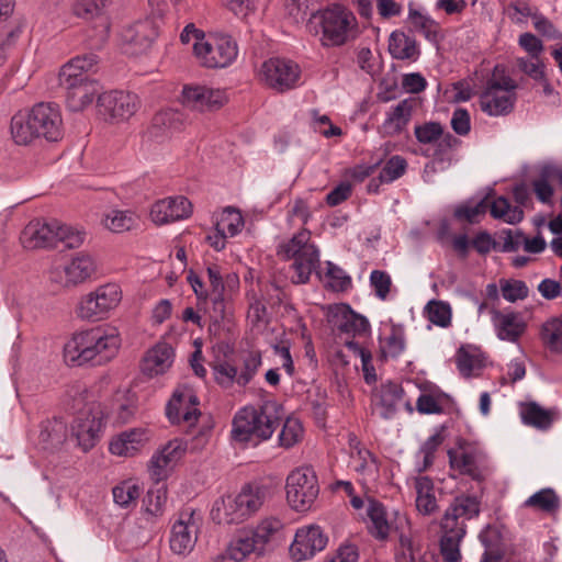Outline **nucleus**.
<instances>
[{"instance_id":"nucleus-1","label":"nucleus","mask_w":562,"mask_h":562,"mask_svg":"<svg viewBox=\"0 0 562 562\" xmlns=\"http://www.w3.org/2000/svg\"><path fill=\"white\" fill-rule=\"evenodd\" d=\"M11 135L15 144L27 146L37 139L57 143L64 137L59 106L50 102L35 104L27 113L11 119Z\"/></svg>"},{"instance_id":"nucleus-2","label":"nucleus","mask_w":562,"mask_h":562,"mask_svg":"<svg viewBox=\"0 0 562 562\" xmlns=\"http://www.w3.org/2000/svg\"><path fill=\"white\" fill-rule=\"evenodd\" d=\"M279 409L276 402H267L259 408H241L233 419V439L238 442L269 439L280 425Z\"/></svg>"},{"instance_id":"nucleus-3","label":"nucleus","mask_w":562,"mask_h":562,"mask_svg":"<svg viewBox=\"0 0 562 562\" xmlns=\"http://www.w3.org/2000/svg\"><path fill=\"white\" fill-rule=\"evenodd\" d=\"M322 30L323 46H340L355 37L357 20L353 13L341 5H334L313 16Z\"/></svg>"},{"instance_id":"nucleus-4","label":"nucleus","mask_w":562,"mask_h":562,"mask_svg":"<svg viewBox=\"0 0 562 562\" xmlns=\"http://www.w3.org/2000/svg\"><path fill=\"white\" fill-rule=\"evenodd\" d=\"M310 238V232L302 231L280 246V252L286 259H294L293 268L296 272V279L293 281L295 283H306L312 272L319 268V252L313 244L308 243Z\"/></svg>"},{"instance_id":"nucleus-5","label":"nucleus","mask_w":562,"mask_h":562,"mask_svg":"<svg viewBox=\"0 0 562 562\" xmlns=\"http://www.w3.org/2000/svg\"><path fill=\"white\" fill-rule=\"evenodd\" d=\"M266 487L258 484H247L236 496H227L223 499L224 518L218 521L238 524L260 509L266 499Z\"/></svg>"},{"instance_id":"nucleus-6","label":"nucleus","mask_w":562,"mask_h":562,"mask_svg":"<svg viewBox=\"0 0 562 562\" xmlns=\"http://www.w3.org/2000/svg\"><path fill=\"white\" fill-rule=\"evenodd\" d=\"M193 50L201 65L207 68H224L237 57L236 42L226 34L204 37L193 43Z\"/></svg>"},{"instance_id":"nucleus-7","label":"nucleus","mask_w":562,"mask_h":562,"mask_svg":"<svg viewBox=\"0 0 562 562\" xmlns=\"http://www.w3.org/2000/svg\"><path fill=\"white\" fill-rule=\"evenodd\" d=\"M319 492L315 472L308 467L292 471L286 479V498L292 508L307 510Z\"/></svg>"},{"instance_id":"nucleus-8","label":"nucleus","mask_w":562,"mask_h":562,"mask_svg":"<svg viewBox=\"0 0 562 562\" xmlns=\"http://www.w3.org/2000/svg\"><path fill=\"white\" fill-rule=\"evenodd\" d=\"M122 299L117 284L109 283L83 296L77 307V315L86 321H100L115 308Z\"/></svg>"},{"instance_id":"nucleus-9","label":"nucleus","mask_w":562,"mask_h":562,"mask_svg":"<svg viewBox=\"0 0 562 562\" xmlns=\"http://www.w3.org/2000/svg\"><path fill=\"white\" fill-rule=\"evenodd\" d=\"M300 72L299 66L292 60L270 58L262 63L259 78L271 89L284 92L296 86Z\"/></svg>"},{"instance_id":"nucleus-10","label":"nucleus","mask_w":562,"mask_h":562,"mask_svg":"<svg viewBox=\"0 0 562 562\" xmlns=\"http://www.w3.org/2000/svg\"><path fill=\"white\" fill-rule=\"evenodd\" d=\"M182 104L193 111L212 112L220 110L226 102L224 90L206 86H184L181 94Z\"/></svg>"},{"instance_id":"nucleus-11","label":"nucleus","mask_w":562,"mask_h":562,"mask_svg":"<svg viewBox=\"0 0 562 562\" xmlns=\"http://www.w3.org/2000/svg\"><path fill=\"white\" fill-rule=\"evenodd\" d=\"M94 270L93 259L87 254H79L68 265L50 269L49 279L63 286H75L88 280Z\"/></svg>"},{"instance_id":"nucleus-12","label":"nucleus","mask_w":562,"mask_h":562,"mask_svg":"<svg viewBox=\"0 0 562 562\" xmlns=\"http://www.w3.org/2000/svg\"><path fill=\"white\" fill-rule=\"evenodd\" d=\"M194 515V509L186 508L172 525L169 542L173 553L186 554L193 549L198 538V520Z\"/></svg>"},{"instance_id":"nucleus-13","label":"nucleus","mask_w":562,"mask_h":562,"mask_svg":"<svg viewBox=\"0 0 562 562\" xmlns=\"http://www.w3.org/2000/svg\"><path fill=\"white\" fill-rule=\"evenodd\" d=\"M102 420L92 406L80 409L71 424V436L83 451L90 450L99 439Z\"/></svg>"},{"instance_id":"nucleus-14","label":"nucleus","mask_w":562,"mask_h":562,"mask_svg":"<svg viewBox=\"0 0 562 562\" xmlns=\"http://www.w3.org/2000/svg\"><path fill=\"white\" fill-rule=\"evenodd\" d=\"M198 405V396L191 389H177L167 404V417L172 424H179L182 420L192 426L200 416Z\"/></svg>"},{"instance_id":"nucleus-15","label":"nucleus","mask_w":562,"mask_h":562,"mask_svg":"<svg viewBox=\"0 0 562 562\" xmlns=\"http://www.w3.org/2000/svg\"><path fill=\"white\" fill-rule=\"evenodd\" d=\"M59 222L32 221L22 231L20 240L25 249L52 248L58 245Z\"/></svg>"},{"instance_id":"nucleus-16","label":"nucleus","mask_w":562,"mask_h":562,"mask_svg":"<svg viewBox=\"0 0 562 562\" xmlns=\"http://www.w3.org/2000/svg\"><path fill=\"white\" fill-rule=\"evenodd\" d=\"M327 541L328 538L319 526L303 527L295 533L290 554L295 561L311 559L325 549Z\"/></svg>"},{"instance_id":"nucleus-17","label":"nucleus","mask_w":562,"mask_h":562,"mask_svg":"<svg viewBox=\"0 0 562 562\" xmlns=\"http://www.w3.org/2000/svg\"><path fill=\"white\" fill-rule=\"evenodd\" d=\"M98 105L110 117L117 121L128 120L138 109L136 94L125 91L104 92L98 98Z\"/></svg>"},{"instance_id":"nucleus-18","label":"nucleus","mask_w":562,"mask_h":562,"mask_svg":"<svg viewBox=\"0 0 562 562\" xmlns=\"http://www.w3.org/2000/svg\"><path fill=\"white\" fill-rule=\"evenodd\" d=\"M184 452L181 443L177 440L169 441L160 451L155 453L148 464V471L155 484H164L177 462Z\"/></svg>"},{"instance_id":"nucleus-19","label":"nucleus","mask_w":562,"mask_h":562,"mask_svg":"<svg viewBox=\"0 0 562 562\" xmlns=\"http://www.w3.org/2000/svg\"><path fill=\"white\" fill-rule=\"evenodd\" d=\"M191 213L192 204L182 195L157 201L150 210L153 221L159 225L188 218Z\"/></svg>"},{"instance_id":"nucleus-20","label":"nucleus","mask_w":562,"mask_h":562,"mask_svg":"<svg viewBox=\"0 0 562 562\" xmlns=\"http://www.w3.org/2000/svg\"><path fill=\"white\" fill-rule=\"evenodd\" d=\"M481 513V501L475 495L460 494L453 498L449 507L446 509L441 519L442 524H447V519L454 524L456 527L467 529L465 521L475 518Z\"/></svg>"},{"instance_id":"nucleus-21","label":"nucleus","mask_w":562,"mask_h":562,"mask_svg":"<svg viewBox=\"0 0 562 562\" xmlns=\"http://www.w3.org/2000/svg\"><path fill=\"white\" fill-rule=\"evenodd\" d=\"M95 327L77 333L65 345V357L70 362H77L81 366L83 363L93 361L95 353H93V344L98 342L99 336H95Z\"/></svg>"},{"instance_id":"nucleus-22","label":"nucleus","mask_w":562,"mask_h":562,"mask_svg":"<svg viewBox=\"0 0 562 562\" xmlns=\"http://www.w3.org/2000/svg\"><path fill=\"white\" fill-rule=\"evenodd\" d=\"M66 91V103L70 111L79 112L92 103L100 86L94 79H83L68 85H60Z\"/></svg>"},{"instance_id":"nucleus-23","label":"nucleus","mask_w":562,"mask_h":562,"mask_svg":"<svg viewBox=\"0 0 562 562\" xmlns=\"http://www.w3.org/2000/svg\"><path fill=\"white\" fill-rule=\"evenodd\" d=\"M491 315L496 335L501 340L516 342L526 330L527 325L517 313H502L492 308Z\"/></svg>"},{"instance_id":"nucleus-24","label":"nucleus","mask_w":562,"mask_h":562,"mask_svg":"<svg viewBox=\"0 0 562 562\" xmlns=\"http://www.w3.org/2000/svg\"><path fill=\"white\" fill-rule=\"evenodd\" d=\"M99 63V57L93 53L76 56L66 63L59 72V85H68L83 79H90L89 72L93 71Z\"/></svg>"},{"instance_id":"nucleus-25","label":"nucleus","mask_w":562,"mask_h":562,"mask_svg":"<svg viewBox=\"0 0 562 562\" xmlns=\"http://www.w3.org/2000/svg\"><path fill=\"white\" fill-rule=\"evenodd\" d=\"M516 100V93L485 87L480 95V106L483 112L491 116L507 115L513 111Z\"/></svg>"},{"instance_id":"nucleus-26","label":"nucleus","mask_w":562,"mask_h":562,"mask_svg":"<svg viewBox=\"0 0 562 562\" xmlns=\"http://www.w3.org/2000/svg\"><path fill=\"white\" fill-rule=\"evenodd\" d=\"M440 522L442 536L440 538V553L445 562H459L461 560L460 543L467 533L463 527H456L454 524Z\"/></svg>"},{"instance_id":"nucleus-27","label":"nucleus","mask_w":562,"mask_h":562,"mask_svg":"<svg viewBox=\"0 0 562 562\" xmlns=\"http://www.w3.org/2000/svg\"><path fill=\"white\" fill-rule=\"evenodd\" d=\"M156 36L157 31L148 20L130 25L122 32L123 42L133 47V53H142L149 48Z\"/></svg>"},{"instance_id":"nucleus-28","label":"nucleus","mask_w":562,"mask_h":562,"mask_svg":"<svg viewBox=\"0 0 562 562\" xmlns=\"http://www.w3.org/2000/svg\"><path fill=\"white\" fill-rule=\"evenodd\" d=\"M95 336H99L97 344H93L94 364H101L111 360L117 352L121 339L116 328L113 327H95Z\"/></svg>"},{"instance_id":"nucleus-29","label":"nucleus","mask_w":562,"mask_h":562,"mask_svg":"<svg viewBox=\"0 0 562 562\" xmlns=\"http://www.w3.org/2000/svg\"><path fill=\"white\" fill-rule=\"evenodd\" d=\"M111 0H81L75 5V13L77 16L99 21L98 27L100 29V38L104 41L108 36L110 29L109 20L104 14L105 8Z\"/></svg>"},{"instance_id":"nucleus-30","label":"nucleus","mask_w":562,"mask_h":562,"mask_svg":"<svg viewBox=\"0 0 562 562\" xmlns=\"http://www.w3.org/2000/svg\"><path fill=\"white\" fill-rule=\"evenodd\" d=\"M173 350L167 344H158L148 350L144 360L142 370L149 376L165 373L172 363Z\"/></svg>"},{"instance_id":"nucleus-31","label":"nucleus","mask_w":562,"mask_h":562,"mask_svg":"<svg viewBox=\"0 0 562 562\" xmlns=\"http://www.w3.org/2000/svg\"><path fill=\"white\" fill-rule=\"evenodd\" d=\"M147 439L142 429L126 430L111 441L110 451L116 456L130 457L137 452Z\"/></svg>"},{"instance_id":"nucleus-32","label":"nucleus","mask_w":562,"mask_h":562,"mask_svg":"<svg viewBox=\"0 0 562 562\" xmlns=\"http://www.w3.org/2000/svg\"><path fill=\"white\" fill-rule=\"evenodd\" d=\"M389 52L393 58L400 60H415L420 53L416 40L397 30L390 35Z\"/></svg>"},{"instance_id":"nucleus-33","label":"nucleus","mask_w":562,"mask_h":562,"mask_svg":"<svg viewBox=\"0 0 562 562\" xmlns=\"http://www.w3.org/2000/svg\"><path fill=\"white\" fill-rule=\"evenodd\" d=\"M402 395L403 391L397 385L390 384L383 386L373 404L372 413L383 419L392 418L396 413Z\"/></svg>"},{"instance_id":"nucleus-34","label":"nucleus","mask_w":562,"mask_h":562,"mask_svg":"<svg viewBox=\"0 0 562 562\" xmlns=\"http://www.w3.org/2000/svg\"><path fill=\"white\" fill-rule=\"evenodd\" d=\"M226 557L235 562L245 560L249 554L262 555L250 530L240 531L227 546Z\"/></svg>"},{"instance_id":"nucleus-35","label":"nucleus","mask_w":562,"mask_h":562,"mask_svg":"<svg viewBox=\"0 0 562 562\" xmlns=\"http://www.w3.org/2000/svg\"><path fill=\"white\" fill-rule=\"evenodd\" d=\"M367 515L370 520L369 532L378 540H386L391 530L385 507L378 501L369 499Z\"/></svg>"},{"instance_id":"nucleus-36","label":"nucleus","mask_w":562,"mask_h":562,"mask_svg":"<svg viewBox=\"0 0 562 562\" xmlns=\"http://www.w3.org/2000/svg\"><path fill=\"white\" fill-rule=\"evenodd\" d=\"M412 112L413 102L409 100L401 101L383 122V133L389 136L402 133L411 121Z\"/></svg>"},{"instance_id":"nucleus-37","label":"nucleus","mask_w":562,"mask_h":562,"mask_svg":"<svg viewBox=\"0 0 562 562\" xmlns=\"http://www.w3.org/2000/svg\"><path fill=\"white\" fill-rule=\"evenodd\" d=\"M480 541L484 546L485 551L480 562H501L503 559V551L501 550L502 533L496 526H486L480 532Z\"/></svg>"},{"instance_id":"nucleus-38","label":"nucleus","mask_w":562,"mask_h":562,"mask_svg":"<svg viewBox=\"0 0 562 562\" xmlns=\"http://www.w3.org/2000/svg\"><path fill=\"white\" fill-rule=\"evenodd\" d=\"M416 488V507L417 509L429 515L437 509V501L434 494V483L428 476H418L415 479Z\"/></svg>"},{"instance_id":"nucleus-39","label":"nucleus","mask_w":562,"mask_h":562,"mask_svg":"<svg viewBox=\"0 0 562 562\" xmlns=\"http://www.w3.org/2000/svg\"><path fill=\"white\" fill-rule=\"evenodd\" d=\"M526 508H532L535 510L543 512V513H555L560 508V497L554 492V490L547 487L542 488L530 497H528L524 504Z\"/></svg>"},{"instance_id":"nucleus-40","label":"nucleus","mask_w":562,"mask_h":562,"mask_svg":"<svg viewBox=\"0 0 562 562\" xmlns=\"http://www.w3.org/2000/svg\"><path fill=\"white\" fill-rule=\"evenodd\" d=\"M491 216L515 225L524 220V211L520 206H513L505 196H498L490 205Z\"/></svg>"},{"instance_id":"nucleus-41","label":"nucleus","mask_w":562,"mask_h":562,"mask_svg":"<svg viewBox=\"0 0 562 562\" xmlns=\"http://www.w3.org/2000/svg\"><path fill=\"white\" fill-rule=\"evenodd\" d=\"M145 513L147 520H154L162 516L167 503V486L165 484H155L150 487L144 497Z\"/></svg>"},{"instance_id":"nucleus-42","label":"nucleus","mask_w":562,"mask_h":562,"mask_svg":"<svg viewBox=\"0 0 562 562\" xmlns=\"http://www.w3.org/2000/svg\"><path fill=\"white\" fill-rule=\"evenodd\" d=\"M182 120V114L177 110L160 111L153 117L150 133L158 137L167 134V132L179 130Z\"/></svg>"},{"instance_id":"nucleus-43","label":"nucleus","mask_w":562,"mask_h":562,"mask_svg":"<svg viewBox=\"0 0 562 562\" xmlns=\"http://www.w3.org/2000/svg\"><path fill=\"white\" fill-rule=\"evenodd\" d=\"M520 415L524 424L542 430L548 429L553 422L551 412L535 402L526 404Z\"/></svg>"},{"instance_id":"nucleus-44","label":"nucleus","mask_w":562,"mask_h":562,"mask_svg":"<svg viewBox=\"0 0 562 562\" xmlns=\"http://www.w3.org/2000/svg\"><path fill=\"white\" fill-rule=\"evenodd\" d=\"M103 223L113 233H124L138 225V217L130 211L113 210L106 214Z\"/></svg>"},{"instance_id":"nucleus-45","label":"nucleus","mask_w":562,"mask_h":562,"mask_svg":"<svg viewBox=\"0 0 562 562\" xmlns=\"http://www.w3.org/2000/svg\"><path fill=\"white\" fill-rule=\"evenodd\" d=\"M552 168L547 167L544 164L538 168V177L532 180V189L537 199L543 204H550L554 193L553 187L550 181L552 178Z\"/></svg>"},{"instance_id":"nucleus-46","label":"nucleus","mask_w":562,"mask_h":562,"mask_svg":"<svg viewBox=\"0 0 562 562\" xmlns=\"http://www.w3.org/2000/svg\"><path fill=\"white\" fill-rule=\"evenodd\" d=\"M450 465L452 469L460 471L462 474L471 476L473 480H482V474L476 465L475 457L469 452L448 451Z\"/></svg>"},{"instance_id":"nucleus-47","label":"nucleus","mask_w":562,"mask_h":562,"mask_svg":"<svg viewBox=\"0 0 562 562\" xmlns=\"http://www.w3.org/2000/svg\"><path fill=\"white\" fill-rule=\"evenodd\" d=\"M282 522L278 518H266L255 529L250 530L262 553L268 543L282 529Z\"/></svg>"},{"instance_id":"nucleus-48","label":"nucleus","mask_w":562,"mask_h":562,"mask_svg":"<svg viewBox=\"0 0 562 562\" xmlns=\"http://www.w3.org/2000/svg\"><path fill=\"white\" fill-rule=\"evenodd\" d=\"M541 337L552 352H562V318L557 317L546 322L542 325Z\"/></svg>"},{"instance_id":"nucleus-49","label":"nucleus","mask_w":562,"mask_h":562,"mask_svg":"<svg viewBox=\"0 0 562 562\" xmlns=\"http://www.w3.org/2000/svg\"><path fill=\"white\" fill-rule=\"evenodd\" d=\"M425 313L429 322L437 326L447 327L451 323V308L448 303L442 301L432 300L428 302Z\"/></svg>"},{"instance_id":"nucleus-50","label":"nucleus","mask_w":562,"mask_h":562,"mask_svg":"<svg viewBox=\"0 0 562 562\" xmlns=\"http://www.w3.org/2000/svg\"><path fill=\"white\" fill-rule=\"evenodd\" d=\"M261 366V353L259 351H248L243 358V370L238 374L237 384L246 386L256 375Z\"/></svg>"},{"instance_id":"nucleus-51","label":"nucleus","mask_w":562,"mask_h":562,"mask_svg":"<svg viewBox=\"0 0 562 562\" xmlns=\"http://www.w3.org/2000/svg\"><path fill=\"white\" fill-rule=\"evenodd\" d=\"M407 168V161L398 155L392 156L386 160L380 171V182H393L401 178Z\"/></svg>"},{"instance_id":"nucleus-52","label":"nucleus","mask_w":562,"mask_h":562,"mask_svg":"<svg viewBox=\"0 0 562 562\" xmlns=\"http://www.w3.org/2000/svg\"><path fill=\"white\" fill-rule=\"evenodd\" d=\"M216 225L221 228V232H224L226 235L235 236L244 226V218L235 209L226 207Z\"/></svg>"},{"instance_id":"nucleus-53","label":"nucleus","mask_w":562,"mask_h":562,"mask_svg":"<svg viewBox=\"0 0 562 562\" xmlns=\"http://www.w3.org/2000/svg\"><path fill=\"white\" fill-rule=\"evenodd\" d=\"M338 329L346 334L366 335L370 330V323L364 316L350 312V314L340 322Z\"/></svg>"},{"instance_id":"nucleus-54","label":"nucleus","mask_w":562,"mask_h":562,"mask_svg":"<svg viewBox=\"0 0 562 562\" xmlns=\"http://www.w3.org/2000/svg\"><path fill=\"white\" fill-rule=\"evenodd\" d=\"M326 278L328 285L335 291H345L351 286V278L338 266L330 261L326 262Z\"/></svg>"},{"instance_id":"nucleus-55","label":"nucleus","mask_w":562,"mask_h":562,"mask_svg":"<svg viewBox=\"0 0 562 562\" xmlns=\"http://www.w3.org/2000/svg\"><path fill=\"white\" fill-rule=\"evenodd\" d=\"M414 133L419 143L434 144L442 136V125L438 122H427L416 125Z\"/></svg>"},{"instance_id":"nucleus-56","label":"nucleus","mask_w":562,"mask_h":562,"mask_svg":"<svg viewBox=\"0 0 562 562\" xmlns=\"http://www.w3.org/2000/svg\"><path fill=\"white\" fill-rule=\"evenodd\" d=\"M301 436L302 426L299 420L288 418L279 435V441L282 447L290 448L300 440Z\"/></svg>"},{"instance_id":"nucleus-57","label":"nucleus","mask_w":562,"mask_h":562,"mask_svg":"<svg viewBox=\"0 0 562 562\" xmlns=\"http://www.w3.org/2000/svg\"><path fill=\"white\" fill-rule=\"evenodd\" d=\"M486 87L497 91H508L516 93L517 83L509 76L504 74L499 66H495L492 77L486 81Z\"/></svg>"},{"instance_id":"nucleus-58","label":"nucleus","mask_w":562,"mask_h":562,"mask_svg":"<svg viewBox=\"0 0 562 562\" xmlns=\"http://www.w3.org/2000/svg\"><path fill=\"white\" fill-rule=\"evenodd\" d=\"M112 493L114 502L122 507H126L139 497L140 490L138 485L126 482L115 486Z\"/></svg>"},{"instance_id":"nucleus-59","label":"nucleus","mask_w":562,"mask_h":562,"mask_svg":"<svg viewBox=\"0 0 562 562\" xmlns=\"http://www.w3.org/2000/svg\"><path fill=\"white\" fill-rule=\"evenodd\" d=\"M213 373L215 381L223 387H229L234 382L237 383V368L226 361L215 364Z\"/></svg>"},{"instance_id":"nucleus-60","label":"nucleus","mask_w":562,"mask_h":562,"mask_svg":"<svg viewBox=\"0 0 562 562\" xmlns=\"http://www.w3.org/2000/svg\"><path fill=\"white\" fill-rule=\"evenodd\" d=\"M58 244L61 243L65 248L74 249L78 248L83 244L85 233L72 229L69 226L63 225L59 223L58 228Z\"/></svg>"},{"instance_id":"nucleus-61","label":"nucleus","mask_w":562,"mask_h":562,"mask_svg":"<svg viewBox=\"0 0 562 562\" xmlns=\"http://www.w3.org/2000/svg\"><path fill=\"white\" fill-rule=\"evenodd\" d=\"M370 285L380 300H385L392 285L391 277L382 270H373L370 274Z\"/></svg>"},{"instance_id":"nucleus-62","label":"nucleus","mask_w":562,"mask_h":562,"mask_svg":"<svg viewBox=\"0 0 562 562\" xmlns=\"http://www.w3.org/2000/svg\"><path fill=\"white\" fill-rule=\"evenodd\" d=\"M528 286L521 280L505 281L502 284V294L508 302H516L528 296Z\"/></svg>"},{"instance_id":"nucleus-63","label":"nucleus","mask_w":562,"mask_h":562,"mask_svg":"<svg viewBox=\"0 0 562 562\" xmlns=\"http://www.w3.org/2000/svg\"><path fill=\"white\" fill-rule=\"evenodd\" d=\"M516 65L520 71L529 76L533 80H544V65L537 59L530 58H518Z\"/></svg>"},{"instance_id":"nucleus-64","label":"nucleus","mask_w":562,"mask_h":562,"mask_svg":"<svg viewBox=\"0 0 562 562\" xmlns=\"http://www.w3.org/2000/svg\"><path fill=\"white\" fill-rule=\"evenodd\" d=\"M408 19L414 27L425 34L427 38H431V35L436 34L437 24L432 19L424 15L419 11L409 8Z\"/></svg>"}]
</instances>
